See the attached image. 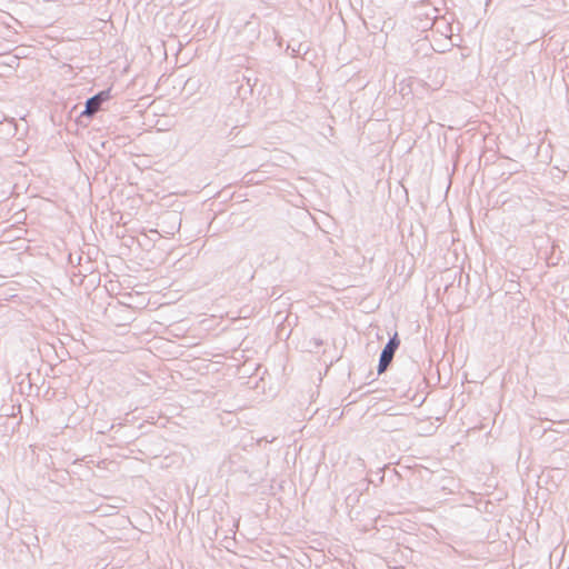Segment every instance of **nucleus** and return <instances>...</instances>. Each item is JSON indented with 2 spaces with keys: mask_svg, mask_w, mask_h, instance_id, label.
<instances>
[{
  "mask_svg": "<svg viewBox=\"0 0 569 569\" xmlns=\"http://www.w3.org/2000/svg\"><path fill=\"white\" fill-rule=\"evenodd\" d=\"M400 346V339L398 337V333L396 332L392 337L389 338L388 342L383 347L379 363H378V373L381 375L387 370L389 365L392 362L396 351L398 350Z\"/></svg>",
  "mask_w": 569,
  "mask_h": 569,
  "instance_id": "f257e3e1",
  "label": "nucleus"
},
{
  "mask_svg": "<svg viewBox=\"0 0 569 569\" xmlns=\"http://www.w3.org/2000/svg\"><path fill=\"white\" fill-rule=\"evenodd\" d=\"M110 99V90H102L89 98L86 101L84 110L81 111V117H92L96 112L101 109L103 102Z\"/></svg>",
  "mask_w": 569,
  "mask_h": 569,
  "instance_id": "f03ea898",
  "label": "nucleus"
},
{
  "mask_svg": "<svg viewBox=\"0 0 569 569\" xmlns=\"http://www.w3.org/2000/svg\"><path fill=\"white\" fill-rule=\"evenodd\" d=\"M322 340L321 339H318V338H313L310 340V345H313L316 348H319L322 346Z\"/></svg>",
  "mask_w": 569,
  "mask_h": 569,
  "instance_id": "7ed1b4c3",
  "label": "nucleus"
}]
</instances>
